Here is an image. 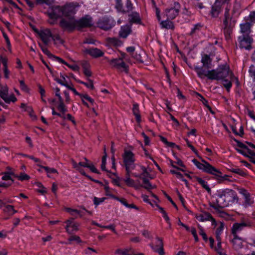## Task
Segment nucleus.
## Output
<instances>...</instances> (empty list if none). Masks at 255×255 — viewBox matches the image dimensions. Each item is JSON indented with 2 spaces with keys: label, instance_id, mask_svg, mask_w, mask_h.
<instances>
[{
  "label": "nucleus",
  "instance_id": "nucleus-1",
  "mask_svg": "<svg viewBox=\"0 0 255 255\" xmlns=\"http://www.w3.org/2000/svg\"><path fill=\"white\" fill-rule=\"evenodd\" d=\"M194 69L198 76L201 79L207 77L209 80H219L228 77L230 79L235 78L237 84H239L238 79L234 75L232 71L230 70L229 65L227 64L221 65L216 69L211 70H205L203 68L199 67L197 66H195Z\"/></svg>",
  "mask_w": 255,
  "mask_h": 255
},
{
  "label": "nucleus",
  "instance_id": "nucleus-2",
  "mask_svg": "<svg viewBox=\"0 0 255 255\" xmlns=\"http://www.w3.org/2000/svg\"><path fill=\"white\" fill-rule=\"evenodd\" d=\"M215 202L210 203V206L217 211L228 207L230 204L238 201L236 192L230 189L218 190L215 194Z\"/></svg>",
  "mask_w": 255,
  "mask_h": 255
},
{
  "label": "nucleus",
  "instance_id": "nucleus-3",
  "mask_svg": "<svg viewBox=\"0 0 255 255\" xmlns=\"http://www.w3.org/2000/svg\"><path fill=\"white\" fill-rule=\"evenodd\" d=\"M236 20L229 13V9L226 8L223 21V32L227 40L231 38L233 29L235 26Z\"/></svg>",
  "mask_w": 255,
  "mask_h": 255
},
{
  "label": "nucleus",
  "instance_id": "nucleus-4",
  "mask_svg": "<svg viewBox=\"0 0 255 255\" xmlns=\"http://www.w3.org/2000/svg\"><path fill=\"white\" fill-rule=\"evenodd\" d=\"M193 163L200 170L205 172L214 175L216 176L221 177L222 172L215 167H213L210 163L204 159H202V162H199L197 159H193Z\"/></svg>",
  "mask_w": 255,
  "mask_h": 255
},
{
  "label": "nucleus",
  "instance_id": "nucleus-5",
  "mask_svg": "<svg viewBox=\"0 0 255 255\" xmlns=\"http://www.w3.org/2000/svg\"><path fill=\"white\" fill-rule=\"evenodd\" d=\"M122 157L126 170H132L135 168V157L131 151L125 149Z\"/></svg>",
  "mask_w": 255,
  "mask_h": 255
},
{
  "label": "nucleus",
  "instance_id": "nucleus-6",
  "mask_svg": "<svg viewBox=\"0 0 255 255\" xmlns=\"http://www.w3.org/2000/svg\"><path fill=\"white\" fill-rule=\"evenodd\" d=\"M59 26L63 30L71 32L76 27V20L74 17H69L68 19L62 18L59 22Z\"/></svg>",
  "mask_w": 255,
  "mask_h": 255
},
{
  "label": "nucleus",
  "instance_id": "nucleus-7",
  "mask_svg": "<svg viewBox=\"0 0 255 255\" xmlns=\"http://www.w3.org/2000/svg\"><path fill=\"white\" fill-rule=\"evenodd\" d=\"M115 23V21L112 18L104 17L98 20L97 26L103 30H108L111 29Z\"/></svg>",
  "mask_w": 255,
  "mask_h": 255
},
{
  "label": "nucleus",
  "instance_id": "nucleus-8",
  "mask_svg": "<svg viewBox=\"0 0 255 255\" xmlns=\"http://www.w3.org/2000/svg\"><path fill=\"white\" fill-rule=\"evenodd\" d=\"M238 41L241 48H244L247 50H250L252 48V44L253 39L249 35H243L240 36L238 38Z\"/></svg>",
  "mask_w": 255,
  "mask_h": 255
},
{
  "label": "nucleus",
  "instance_id": "nucleus-9",
  "mask_svg": "<svg viewBox=\"0 0 255 255\" xmlns=\"http://www.w3.org/2000/svg\"><path fill=\"white\" fill-rule=\"evenodd\" d=\"M180 4L178 2H175L174 7L170 8H167L165 11V14L168 19H173L178 14L180 9Z\"/></svg>",
  "mask_w": 255,
  "mask_h": 255
},
{
  "label": "nucleus",
  "instance_id": "nucleus-10",
  "mask_svg": "<svg viewBox=\"0 0 255 255\" xmlns=\"http://www.w3.org/2000/svg\"><path fill=\"white\" fill-rule=\"evenodd\" d=\"M48 15L51 19H57L63 16L62 6L59 5L52 6L48 10Z\"/></svg>",
  "mask_w": 255,
  "mask_h": 255
},
{
  "label": "nucleus",
  "instance_id": "nucleus-11",
  "mask_svg": "<svg viewBox=\"0 0 255 255\" xmlns=\"http://www.w3.org/2000/svg\"><path fill=\"white\" fill-rule=\"evenodd\" d=\"M0 97L7 104L10 102H15L17 99L13 94L8 95V88L7 87H2L0 88Z\"/></svg>",
  "mask_w": 255,
  "mask_h": 255
},
{
  "label": "nucleus",
  "instance_id": "nucleus-12",
  "mask_svg": "<svg viewBox=\"0 0 255 255\" xmlns=\"http://www.w3.org/2000/svg\"><path fill=\"white\" fill-rule=\"evenodd\" d=\"M110 63L113 67L118 70H123L126 73H128V67L122 58L113 59L110 61Z\"/></svg>",
  "mask_w": 255,
  "mask_h": 255
},
{
  "label": "nucleus",
  "instance_id": "nucleus-13",
  "mask_svg": "<svg viewBox=\"0 0 255 255\" xmlns=\"http://www.w3.org/2000/svg\"><path fill=\"white\" fill-rule=\"evenodd\" d=\"M93 24L92 18L89 15H86L78 20H76V27L78 29L90 27Z\"/></svg>",
  "mask_w": 255,
  "mask_h": 255
},
{
  "label": "nucleus",
  "instance_id": "nucleus-14",
  "mask_svg": "<svg viewBox=\"0 0 255 255\" xmlns=\"http://www.w3.org/2000/svg\"><path fill=\"white\" fill-rule=\"evenodd\" d=\"M37 33L43 43L45 45H48L52 36V33L50 30L48 28L41 29L37 32Z\"/></svg>",
  "mask_w": 255,
  "mask_h": 255
},
{
  "label": "nucleus",
  "instance_id": "nucleus-15",
  "mask_svg": "<svg viewBox=\"0 0 255 255\" xmlns=\"http://www.w3.org/2000/svg\"><path fill=\"white\" fill-rule=\"evenodd\" d=\"M196 219L200 222H204L207 221H211L212 225L215 227L217 225V223L215 219L208 212H203L196 216Z\"/></svg>",
  "mask_w": 255,
  "mask_h": 255
},
{
  "label": "nucleus",
  "instance_id": "nucleus-16",
  "mask_svg": "<svg viewBox=\"0 0 255 255\" xmlns=\"http://www.w3.org/2000/svg\"><path fill=\"white\" fill-rule=\"evenodd\" d=\"M156 245L154 246L152 244H150V246L154 252L158 253L160 255H164L162 239L158 237H156Z\"/></svg>",
  "mask_w": 255,
  "mask_h": 255
},
{
  "label": "nucleus",
  "instance_id": "nucleus-17",
  "mask_svg": "<svg viewBox=\"0 0 255 255\" xmlns=\"http://www.w3.org/2000/svg\"><path fill=\"white\" fill-rule=\"evenodd\" d=\"M73 220L74 218H71L65 221L66 224L65 229L68 234H72L78 230V224L74 222Z\"/></svg>",
  "mask_w": 255,
  "mask_h": 255
},
{
  "label": "nucleus",
  "instance_id": "nucleus-18",
  "mask_svg": "<svg viewBox=\"0 0 255 255\" xmlns=\"http://www.w3.org/2000/svg\"><path fill=\"white\" fill-rule=\"evenodd\" d=\"M62 11L63 12V16L67 17H73L76 12L75 7L72 4H66L64 6H62Z\"/></svg>",
  "mask_w": 255,
  "mask_h": 255
},
{
  "label": "nucleus",
  "instance_id": "nucleus-19",
  "mask_svg": "<svg viewBox=\"0 0 255 255\" xmlns=\"http://www.w3.org/2000/svg\"><path fill=\"white\" fill-rule=\"evenodd\" d=\"M222 10L223 5L217 2H215L211 7L210 14L212 17L216 18L218 17Z\"/></svg>",
  "mask_w": 255,
  "mask_h": 255
},
{
  "label": "nucleus",
  "instance_id": "nucleus-20",
  "mask_svg": "<svg viewBox=\"0 0 255 255\" xmlns=\"http://www.w3.org/2000/svg\"><path fill=\"white\" fill-rule=\"evenodd\" d=\"M85 52L92 57L95 58L102 57L104 55V52L97 48H90L89 49H86L85 50Z\"/></svg>",
  "mask_w": 255,
  "mask_h": 255
},
{
  "label": "nucleus",
  "instance_id": "nucleus-21",
  "mask_svg": "<svg viewBox=\"0 0 255 255\" xmlns=\"http://www.w3.org/2000/svg\"><path fill=\"white\" fill-rule=\"evenodd\" d=\"M212 60L209 55L207 54L203 55L201 58V62L203 65L201 67L205 70L212 68Z\"/></svg>",
  "mask_w": 255,
  "mask_h": 255
},
{
  "label": "nucleus",
  "instance_id": "nucleus-22",
  "mask_svg": "<svg viewBox=\"0 0 255 255\" xmlns=\"http://www.w3.org/2000/svg\"><path fill=\"white\" fill-rule=\"evenodd\" d=\"M131 32V27L130 25H125L122 26L119 31V36L123 38H126Z\"/></svg>",
  "mask_w": 255,
  "mask_h": 255
},
{
  "label": "nucleus",
  "instance_id": "nucleus-23",
  "mask_svg": "<svg viewBox=\"0 0 255 255\" xmlns=\"http://www.w3.org/2000/svg\"><path fill=\"white\" fill-rule=\"evenodd\" d=\"M247 226V224L245 223H236L234 224L232 228V233L233 235H237V234L242 231Z\"/></svg>",
  "mask_w": 255,
  "mask_h": 255
},
{
  "label": "nucleus",
  "instance_id": "nucleus-24",
  "mask_svg": "<svg viewBox=\"0 0 255 255\" xmlns=\"http://www.w3.org/2000/svg\"><path fill=\"white\" fill-rule=\"evenodd\" d=\"M131 170H126V174L124 181L127 186L129 187H135L134 181L130 178V173Z\"/></svg>",
  "mask_w": 255,
  "mask_h": 255
},
{
  "label": "nucleus",
  "instance_id": "nucleus-25",
  "mask_svg": "<svg viewBox=\"0 0 255 255\" xmlns=\"http://www.w3.org/2000/svg\"><path fill=\"white\" fill-rule=\"evenodd\" d=\"M132 111L133 114L135 117L136 122L138 123H140L141 122V116L140 114L138 104L137 103H134L133 104Z\"/></svg>",
  "mask_w": 255,
  "mask_h": 255
},
{
  "label": "nucleus",
  "instance_id": "nucleus-26",
  "mask_svg": "<svg viewBox=\"0 0 255 255\" xmlns=\"http://www.w3.org/2000/svg\"><path fill=\"white\" fill-rule=\"evenodd\" d=\"M251 24L249 22H245L240 24L241 32L245 35H249L251 32Z\"/></svg>",
  "mask_w": 255,
  "mask_h": 255
},
{
  "label": "nucleus",
  "instance_id": "nucleus-27",
  "mask_svg": "<svg viewBox=\"0 0 255 255\" xmlns=\"http://www.w3.org/2000/svg\"><path fill=\"white\" fill-rule=\"evenodd\" d=\"M234 238L232 240V243L235 249L238 250L242 247V240L238 235L233 236Z\"/></svg>",
  "mask_w": 255,
  "mask_h": 255
},
{
  "label": "nucleus",
  "instance_id": "nucleus-28",
  "mask_svg": "<svg viewBox=\"0 0 255 255\" xmlns=\"http://www.w3.org/2000/svg\"><path fill=\"white\" fill-rule=\"evenodd\" d=\"M106 41L109 44L114 46H120L123 44V42L117 37H108Z\"/></svg>",
  "mask_w": 255,
  "mask_h": 255
},
{
  "label": "nucleus",
  "instance_id": "nucleus-29",
  "mask_svg": "<svg viewBox=\"0 0 255 255\" xmlns=\"http://www.w3.org/2000/svg\"><path fill=\"white\" fill-rule=\"evenodd\" d=\"M196 179L197 181L202 186L204 189H205L207 191L209 194L211 193V189L210 188L209 185H208L207 181L199 177H196Z\"/></svg>",
  "mask_w": 255,
  "mask_h": 255
},
{
  "label": "nucleus",
  "instance_id": "nucleus-30",
  "mask_svg": "<svg viewBox=\"0 0 255 255\" xmlns=\"http://www.w3.org/2000/svg\"><path fill=\"white\" fill-rule=\"evenodd\" d=\"M160 24L161 27L163 28L168 29H173L174 28V25L173 22L169 20L168 19L166 20L161 21Z\"/></svg>",
  "mask_w": 255,
  "mask_h": 255
},
{
  "label": "nucleus",
  "instance_id": "nucleus-31",
  "mask_svg": "<svg viewBox=\"0 0 255 255\" xmlns=\"http://www.w3.org/2000/svg\"><path fill=\"white\" fill-rule=\"evenodd\" d=\"M236 79L235 78H232L231 79H229V78L227 77L226 78H223L221 79V80H222L223 84L224 86L226 88L227 90L229 92L230 91V90L232 86V82Z\"/></svg>",
  "mask_w": 255,
  "mask_h": 255
},
{
  "label": "nucleus",
  "instance_id": "nucleus-32",
  "mask_svg": "<svg viewBox=\"0 0 255 255\" xmlns=\"http://www.w3.org/2000/svg\"><path fill=\"white\" fill-rule=\"evenodd\" d=\"M130 21L132 22L140 23L141 19L139 14L137 12H132L130 15Z\"/></svg>",
  "mask_w": 255,
  "mask_h": 255
},
{
  "label": "nucleus",
  "instance_id": "nucleus-33",
  "mask_svg": "<svg viewBox=\"0 0 255 255\" xmlns=\"http://www.w3.org/2000/svg\"><path fill=\"white\" fill-rule=\"evenodd\" d=\"M66 211L68 212L71 216L75 217V218H77L78 216L80 217L83 216V215L81 214V211L73 209L70 208H67L66 209Z\"/></svg>",
  "mask_w": 255,
  "mask_h": 255
},
{
  "label": "nucleus",
  "instance_id": "nucleus-34",
  "mask_svg": "<svg viewBox=\"0 0 255 255\" xmlns=\"http://www.w3.org/2000/svg\"><path fill=\"white\" fill-rule=\"evenodd\" d=\"M51 39L53 40L54 44L55 45L62 44L63 43V40L61 39L59 34H52Z\"/></svg>",
  "mask_w": 255,
  "mask_h": 255
},
{
  "label": "nucleus",
  "instance_id": "nucleus-35",
  "mask_svg": "<svg viewBox=\"0 0 255 255\" xmlns=\"http://www.w3.org/2000/svg\"><path fill=\"white\" fill-rule=\"evenodd\" d=\"M238 146L243 149H245V150H247V152L250 155L253 156H255V152L252 150L246 144L241 142H238Z\"/></svg>",
  "mask_w": 255,
  "mask_h": 255
},
{
  "label": "nucleus",
  "instance_id": "nucleus-36",
  "mask_svg": "<svg viewBox=\"0 0 255 255\" xmlns=\"http://www.w3.org/2000/svg\"><path fill=\"white\" fill-rule=\"evenodd\" d=\"M4 212L8 214L9 215H13L17 211L13 208V206L12 205H5L3 209Z\"/></svg>",
  "mask_w": 255,
  "mask_h": 255
},
{
  "label": "nucleus",
  "instance_id": "nucleus-37",
  "mask_svg": "<svg viewBox=\"0 0 255 255\" xmlns=\"http://www.w3.org/2000/svg\"><path fill=\"white\" fill-rule=\"evenodd\" d=\"M37 165L40 166L42 168H43L46 171V172L47 173V176L48 177H50V175H49L50 174H51V173H58L57 170L55 169V168H49V167H48L47 166H41L39 164H37Z\"/></svg>",
  "mask_w": 255,
  "mask_h": 255
},
{
  "label": "nucleus",
  "instance_id": "nucleus-38",
  "mask_svg": "<svg viewBox=\"0 0 255 255\" xmlns=\"http://www.w3.org/2000/svg\"><path fill=\"white\" fill-rule=\"evenodd\" d=\"M202 25L198 23L194 25L190 32V35H193L196 33H198L201 30Z\"/></svg>",
  "mask_w": 255,
  "mask_h": 255
},
{
  "label": "nucleus",
  "instance_id": "nucleus-39",
  "mask_svg": "<svg viewBox=\"0 0 255 255\" xmlns=\"http://www.w3.org/2000/svg\"><path fill=\"white\" fill-rule=\"evenodd\" d=\"M75 80L78 83H80V84L84 85L88 88H90L91 89H93L94 88L93 82L91 80H89V83H86V82H83V81H81L80 80H77L76 79H75Z\"/></svg>",
  "mask_w": 255,
  "mask_h": 255
},
{
  "label": "nucleus",
  "instance_id": "nucleus-40",
  "mask_svg": "<svg viewBox=\"0 0 255 255\" xmlns=\"http://www.w3.org/2000/svg\"><path fill=\"white\" fill-rule=\"evenodd\" d=\"M106 200V198H97L96 197H94L93 198V203L95 205L96 207H97L99 205L102 203Z\"/></svg>",
  "mask_w": 255,
  "mask_h": 255
},
{
  "label": "nucleus",
  "instance_id": "nucleus-41",
  "mask_svg": "<svg viewBox=\"0 0 255 255\" xmlns=\"http://www.w3.org/2000/svg\"><path fill=\"white\" fill-rule=\"evenodd\" d=\"M160 137L161 141H162L164 143H165L168 146L171 147L172 148L174 147V146H176V144L174 143L168 142L165 137L162 136H160ZM177 147H178V146H177Z\"/></svg>",
  "mask_w": 255,
  "mask_h": 255
},
{
  "label": "nucleus",
  "instance_id": "nucleus-42",
  "mask_svg": "<svg viewBox=\"0 0 255 255\" xmlns=\"http://www.w3.org/2000/svg\"><path fill=\"white\" fill-rule=\"evenodd\" d=\"M88 65L87 63L85 62V63H83L82 64V67L84 69V73L85 75V76L87 77H90L91 76V72L90 70L88 68Z\"/></svg>",
  "mask_w": 255,
  "mask_h": 255
},
{
  "label": "nucleus",
  "instance_id": "nucleus-43",
  "mask_svg": "<svg viewBox=\"0 0 255 255\" xmlns=\"http://www.w3.org/2000/svg\"><path fill=\"white\" fill-rule=\"evenodd\" d=\"M51 109L52 110V114L53 115L57 116L63 120H65L66 119V115H65V113H57L55 112L53 107H51Z\"/></svg>",
  "mask_w": 255,
  "mask_h": 255
},
{
  "label": "nucleus",
  "instance_id": "nucleus-44",
  "mask_svg": "<svg viewBox=\"0 0 255 255\" xmlns=\"http://www.w3.org/2000/svg\"><path fill=\"white\" fill-rule=\"evenodd\" d=\"M61 77L62 78V79L56 78L55 79V81L59 84H61V85L64 86L67 88V87H68L69 85L66 82L65 77L61 74Z\"/></svg>",
  "mask_w": 255,
  "mask_h": 255
},
{
  "label": "nucleus",
  "instance_id": "nucleus-45",
  "mask_svg": "<svg viewBox=\"0 0 255 255\" xmlns=\"http://www.w3.org/2000/svg\"><path fill=\"white\" fill-rule=\"evenodd\" d=\"M250 76L252 77L254 81H255V66L252 65L249 70Z\"/></svg>",
  "mask_w": 255,
  "mask_h": 255
},
{
  "label": "nucleus",
  "instance_id": "nucleus-46",
  "mask_svg": "<svg viewBox=\"0 0 255 255\" xmlns=\"http://www.w3.org/2000/svg\"><path fill=\"white\" fill-rule=\"evenodd\" d=\"M106 158H107V155L105 153V154L102 157V164H101V169L103 170L106 171L110 174H111V172H109L107 171L106 169Z\"/></svg>",
  "mask_w": 255,
  "mask_h": 255
},
{
  "label": "nucleus",
  "instance_id": "nucleus-47",
  "mask_svg": "<svg viewBox=\"0 0 255 255\" xmlns=\"http://www.w3.org/2000/svg\"><path fill=\"white\" fill-rule=\"evenodd\" d=\"M57 108L60 113H65L67 111L64 103H59Z\"/></svg>",
  "mask_w": 255,
  "mask_h": 255
},
{
  "label": "nucleus",
  "instance_id": "nucleus-48",
  "mask_svg": "<svg viewBox=\"0 0 255 255\" xmlns=\"http://www.w3.org/2000/svg\"><path fill=\"white\" fill-rule=\"evenodd\" d=\"M16 177L21 181L28 180L30 178L28 175L24 173H21L19 175L16 176Z\"/></svg>",
  "mask_w": 255,
  "mask_h": 255
},
{
  "label": "nucleus",
  "instance_id": "nucleus-49",
  "mask_svg": "<svg viewBox=\"0 0 255 255\" xmlns=\"http://www.w3.org/2000/svg\"><path fill=\"white\" fill-rule=\"evenodd\" d=\"M232 172L237 173L240 175H241L242 176H244L246 175V173L241 169L240 168H233L231 170Z\"/></svg>",
  "mask_w": 255,
  "mask_h": 255
},
{
  "label": "nucleus",
  "instance_id": "nucleus-50",
  "mask_svg": "<svg viewBox=\"0 0 255 255\" xmlns=\"http://www.w3.org/2000/svg\"><path fill=\"white\" fill-rule=\"evenodd\" d=\"M140 167L141 170H142V173H141L142 176H150V174L145 167L142 165H140Z\"/></svg>",
  "mask_w": 255,
  "mask_h": 255
},
{
  "label": "nucleus",
  "instance_id": "nucleus-51",
  "mask_svg": "<svg viewBox=\"0 0 255 255\" xmlns=\"http://www.w3.org/2000/svg\"><path fill=\"white\" fill-rule=\"evenodd\" d=\"M80 98L81 99H84L87 100L92 105H94V100L92 98H91L90 97H89L88 95L82 94V95H80Z\"/></svg>",
  "mask_w": 255,
  "mask_h": 255
},
{
  "label": "nucleus",
  "instance_id": "nucleus-52",
  "mask_svg": "<svg viewBox=\"0 0 255 255\" xmlns=\"http://www.w3.org/2000/svg\"><path fill=\"white\" fill-rule=\"evenodd\" d=\"M116 7L118 11H122L123 12H126V11L123 8V4L121 3V1L119 0H117Z\"/></svg>",
  "mask_w": 255,
  "mask_h": 255
},
{
  "label": "nucleus",
  "instance_id": "nucleus-53",
  "mask_svg": "<svg viewBox=\"0 0 255 255\" xmlns=\"http://www.w3.org/2000/svg\"><path fill=\"white\" fill-rule=\"evenodd\" d=\"M199 229L200 230L199 234L202 236L204 240H205V241H207L208 240V238H207V235H206V233L205 232L203 228L202 227L199 226Z\"/></svg>",
  "mask_w": 255,
  "mask_h": 255
},
{
  "label": "nucleus",
  "instance_id": "nucleus-54",
  "mask_svg": "<svg viewBox=\"0 0 255 255\" xmlns=\"http://www.w3.org/2000/svg\"><path fill=\"white\" fill-rule=\"evenodd\" d=\"M128 252L129 250L128 249H117L115 253L117 254H121L122 255H128Z\"/></svg>",
  "mask_w": 255,
  "mask_h": 255
},
{
  "label": "nucleus",
  "instance_id": "nucleus-55",
  "mask_svg": "<svg viewBox=\"0 0 255 255\" xmlns=\"http://www.w3.org/2000/svg\"><path fill=\"white\" fill-rule=\"evenodd\" d=\"M68 240L69 242L76 241V242L79 243L81 242V240L80 237L79 236H76V235L71 236L69 238Z\"/></svg>",
  "mask_w": 255,
  "mask_h": 255
},
{
  "label": "nucleus",
  "instance_id": "nucleus-56",
  "mask_svg": "<svg viewBox=\"0 0 255 255\" xmlns=\"http://www.w3.org/2000/svg\"><path fill=\"white\" fill-rule=\"evenodd\" d=\"M190 232H191L192 234L193 235L195 242H197L199 241V238L198 237L196 230L195 228L192 227L190 229Z\"/></svg>",
  "mask_w": 255,
  "mask_h": 255
},
{
  "label": "nucleus",
  "instance_id": "nucleus-57",
  "mask_svg": "<svg viewBox=\"0 0 255 255\" xmlns=\"http://www.w3.org/2000/svg\"><path fill=\"white\" fill-rule=\"evenodd\" d=\"M39 46H40L42 52L47 55H50V52L47 49V48L45 47V46L43 45L42 44L39 43Z\"/></svg>",
  "mask_w": 255,
  "mask_h": 255
},
{
  "label": "nucleus",
  "instance_id": "nucleus-58",
  "mask_svg": "<svg viewBox=\"0 0 255 255\" xmlns=\"http://www.w3.org/2000/svg\"><path fill=\"white\" fill-rule=\"evenodd\" d=\"M20 87L21 89L25 92L28 91V88L27 86L24 83V82L23 80H21L19 81Z\"/></svg>",
  "mask_w": 255,
  "mask_h": 255
},
{
  "label": "nucleus",
  "instance_id": "nucleus-59",
  "mask_svg": "<svg viewBox=\"0 0 255 255\" xmlns=\"http://www.w3.org/2000/svg\"><path fill=\"white\" fill-rule=\"evenodd\" d=\"M88 166H87V168H89L92 172L97 174L99 173L98 170L96 169V168L92 163H89Z\"/></svg>",
  "mask_w": 255,
  "mask_h": 255
},
{
  "label": "nucleus",
  "instance_id": "nucleus-60",
  "mask_svg": "<svg viewBox=\"0 0 255 255\" xmlns=\"http://www.w3.org/2000/svg\"><path fill=\"white\" fill-rule=\"evenodd\" d=\"M22 155L24 157H26L29 158V159L33 160L35 162L38 163L37 164H39L40 163H41V161L39 159L35 158L33 156L28 155L27 154H22Z\"/></svg>",
  "mask_w": 255,
  "mask_h": 255
},
{
  "label": "nucleus",
  "instance_id": "nucleus-61",
  "mask_svg": "<svg viewBox=\"0 0 255 255\" xmlns=\"http://www.w3.org/2000/svg\"><path fill=\"white\" fill-rule=\"evenodd\" d=\"M127 9L125 10L126 12H128L132 9V3L130 0H127L126 2Z\"/></svg>",
  "mask_w": 255,
  "mask_h": 255
},
{
  "label": "nucleus",
  "instance_id": "nucleus-62",
  "mask_svg": "<svg viewBox=\"0 0 255 255\" xmlns=\"http://www.w3.org/2000/svg\"><path fill=\"white\" fill-rule=\"evenodd\" d=\"M224 225L223 223L220 222L219 226L217 228L216 233L222 234L224 230Z\"/></svg>",
  "mask_w": 255,
  "mask_h": 255
},
{
  "label": "nucleus",
  "instance_id": "nucleus-63",
  "mask_svg": "<svg viewBox=\"0 0 255 255\" xmlns=\"http://www.w3.org/2000/svg\"><path fill=\"white\" fill-rule=\"evenodd\" d=\"M141 186L147 190H150L155 187V186L152 185L150 182L144 183V185Z\"/></svg>",
  "mask_w": 255,
  "mask_h": 255
},
{
  "label": "nucleus",
  "instance_id": "nucleus-64",
  "mask_svg": "<svg viewBox=\"0 0 255 255\" xmlns=\"http://www.w3.org/2000/svg\"><path fill=\"white\" fill-rule=\"evenodd\" d=\"M245 204L246 205H251L253 203V201L250 198V194L245 197Z\"/></svg>",
  "mask_w": 255,
  "mask_h": 255
}]
</instances>
